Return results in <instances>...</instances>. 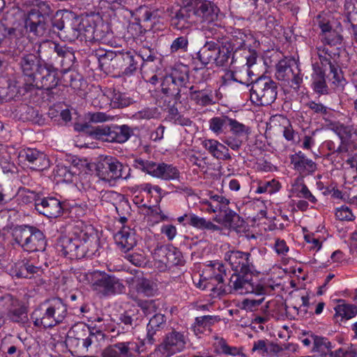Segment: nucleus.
<instances>
[{"label":"nucleus","mask_w":357,"mask_h":357,"mask_svg":"<svg viewBox=\"0 0 357 357\" xmlns=\"http://www.w3.org/2000/svg\"><path fill=\"white\" fill-rule=\"evenodd\" d=\"M61 45L52 40H45L40 43L37 50V55L24 54L19 61L20 68L26 85L38 73L46 62L52 63H67L69 62L68 53L65 54Z\"/></svg>","instance_id":"f257e3e1"},{"label":"nucleus","mask_w":357,"mask_h":357,"mask_svg":"<svg viewBox=\"0 0 357 357\" xmlns=\"http://www.w3.org/2000/svg\"><path fill=\"white\" fill-rule=\"evenodd\" d=\"M57 245L59 251L71 259L91 257L98 250L99 238L93 227L85 226L79 231H74L72 236L61 237Z\"/></svg>","instance_id":"f03ea898"},{"label":"nucleus","mask_w":357,"mask_h":357,"mask_svg":"<svg viewBox=\"0 0 357 357\" xmlns=\"http://www.w3.org/2000/svg\"><path fill=\"white\" fill-rule=\"evenodd\" d=\"M61 48L65 54L68 53L69 62L67 66L62 63H52L51 62H46L42 68L38 73L35 75V77L28 84V86L36 87L39 89L51 90L55 88L59 83V78L57 70L59 68H61V70L66 73L68 71L70 68L73 66L75 56V53L72 47H70L66 45H61Z\"/></svg>","instance_id":"7ed1b4c3"},{"label":"nucleus","mask_w":357,"mask_h":357,"mask_svg":"<svg viewBox=\"0 0 357 357\" xmlns=\"http://www.w3.org/2000/svg\"><path fill=\"white\" fill-rule=\"evenodd\" d=\"M52 13L50 3L36 0L27 13L26 29L36 36H44L49 29L50 17Z\"/></svg>","instance_id":"20e7f679"},{"label":"nucleus","mask_w":357,"mask_h":357,"mask_svg":"<svg viewBox=\"0 0 357 357\" xmlns=\"http://www.w3.org/2000/svg\"><path fill=\"white\" fill-rule=\"evenodd\" d=\"M15 242L26 252H43L47 241L44 234L37 227L27 225L16 226L12 231Z\"/></svg>","instance_id":"39448f33"},{"label":"nucleus","mask_w":357,"mask_h":357,"mask_svg":"<svg viewBox=\"0 0 357 357\" xmlns=\"http://www.w3.org/2000/svg\"><path fill=\"white\" fill-rule=\"evenodd\" d=\"M77 278L80 282H90L93 290L103 296L120 294L125 290V286L119 278L105 272L94 271L89 274H80Z\"/></svg>","instance_id":"423d86ee"},{"label":"nucleus","mask_w":357,"mask_h":357,"mask_svg":"<svg viewBox=\"0 0 357 357\" xmlns=\"http://www.w3.org/2000/svg\"><path fill=\"white\" fill-rule=\"evenodd\" d=\"M87 123L75 125V129L78 131L89 132L91 135L98 139L107 142L124 143L130 137L131 128L127 125L116 126H98L89 130Z\"/></svg>","instance_id":"0eeeda50"},{"label":"nucleus","mask_w":357,"mask_h":357,"mask_svg":"<svg viewBox=\"0 0 357 357\" xmlns=\"http://www.w3.org/2000/svg\"><path fill=\"white\" fill-rule=\"evenodd\" d=\"M278 88V84L269 77H258L251 83L250 100L257 105H270L277 98Z\"/></svg>","instance_id":"6e6552de"},{"label":"nucleus","mask_w":357,"mask_h":357,"mask_svg":"<svg viewBox=\"0 0 357 357\" xmlns=\"http://www.w3.org/2000/svg\"><path fill=\"white\" fill-rule=\"evenodd\" d=\"M252 274L234 272L229 279V287L239 294H253L262 296L270 294L273 291L274 289L271 285L262 284L258 282H255Z\"/></svg>","instance_id":"1a4fd4ad"},{"label":"nucleus","mask_w":357,"mask_h":357,"mask_svg":"<svg viewBox=\"0 0 357 357\" xmlns=\"http://www.w3.org/2000/svg\"><path fill=\"white\" fill-rule=\"evenodd\" d=\"M258 250L252 248L248 252L233 250L227 252L225 259L235 273H252L255 271Z\"/></svg>","instance_id":"9d476101"},{"label":"nucleus","mask_w":357,"mask_h":357,"mask_svg":"<svg viewBox=\"0 0 357 357\" xmlns=\"http://www.w3.org/2000/svg\"><path fill=\"white\" fill-rule=\"evenodd\" d=\"M189 74L188 70H174L169 75L164 77L161 84V91L167 96L179 100L181 93H187L189 88Z\"/></svg>","instance_id":"9b49d317"},{"label":"nucleus","mask_w":357,"mask_h":357,"mask_svg":"<svg viewBox=\"0 0 357 357\" xmlns=\"http://www.w3.org/2000/svg\"><path fill=\"white\" fill-rule=\"evenodd\" d=\"M206 273L208 274V280H209V282H205L204 280L206 278H204L203 280L199 282V287L210 291L213 297L220 296L225 294L224 278L226 276V273L224 266L219 262H215L207 268Z\"/></svg>","instance_id":"f8f14e48"},{"label":"nucleus","mask_w":357,"mask_h":357,"mask_svg":"<svg viewBox=\"0 0 357 357\" xmlns=\"http://www.w3.org/2000/svg\"><path fill=\"white\" fill-rule=\"evenodd\" d=\"M185 344L186 340L184 334L172 330L165 335L162 342L155 349L154 355L156 357H170L182 351Z\"/></svg>","instance_id":"ddd939ff"},{"label":"nucleus","mask_w":357,"mask_h":357,"mask_svg":"<svg viewBox=\"0 0 357 357\" xmlns=\"http://www.w3.org/2000/svg\"><path fill=\"white\" fill-rule=\"evenodd\" d=\"M127 169L116 158L107 157L98 163L96 174L101 181L112 183L119 178H127V175H124Z\"/></svg>","instance_id":"4468645a"},{"label":"nucleus","mask_w":357,"mask_h":357,"mask_svg":"<svg viewBox=\"0 0 357 357\" xmlns=\"http://www.w3.org/2000/svg\"><path fill=\"white\" fill-rule=\"evenodd\" d=\"M236 40V39L227 38H220L216 52L217 55L213 62L215 66L227 67L236 62V55L243 44V43H240L239 45L236 46L235 43Z\"/></svg>","instance_id":"2eb2a0df"},{"label":"nucleus","mask_w":357,"mask_h":357,"mask_svg":"<svg viewBox=\"0 0 357 357\" xmlns=\"http://www.w3.org/2000/svg\"><path fill=\"white\" fill-rule=\"evenodd\" d=\"M86 331L85 325H75L66 340L70 351L76 356L86 357L90 354L86 338Z\"/></svg>","instance_id":"dca6fc26"},{"label":"nucleus","mask_w":357,"mask_h":357,"mask_svg":"<svg viewBox=\"0 0 357 357\" xmlns=\"http://www.w3.org/2000/svg\"><path fill=\"white\" fill-rule=\"evenodd\" d=\"M196 23L210 24L218 19V8L208 0H190Z\"/></svg>","instance_id":"f3484780"},{"label":"nucleus","mask_w":357,"mask_h":357,"mask_svg":"<svg viewBox=\"0 0 357 357\" xmlns=\"http://www.w3.org/2000/svg\"><path fill=\"white\" fill-rule=\"evenodd\" d=\"M190 4V0H183L182 6L174 13L171 18V25L174 29H188L196 23L194 12Z\"/></svg>","instance_id":"a211bd4d"},{"label":"nucleus","mask_w":357,"mask_h":357,"mask_svg":"<svg viewBox=\"0 0 357 357\" xmlns=\"http://www.w3.org/2000/svg\"><path fill=\"white\" fill-rule=\"evenodd\" d=\"M114 61L115 70H119L123 75L130 76L139 68L141 59L135 52H118L117 59Z\"/></svg>","instance_id":"6ab92c4d"},{"label":"nucleus","mask_w":357,"mask_h":357,"mask_svg":"<svg viewBox=\"0 0 357 357\" xmlns=\"http://www.w3.org/2000/svg\"><path fill=\"white\" fill-rule=\"evenodd\" d=\"M142 320V316L137 307L132 306L125 310L119 316L118 334L132 331L140 324Z\"/></svg>","instance_id":"aec40b11"},{"label":"nucleus","mask_w":357,"mask_h":357,"mask_svg":"<svg viewBox=\"0 0 357 357\" xmlns=\"http://www.w3.org/2000/svg\"><path fill=\"white\" fill-rule=\"evenodd\" d=\"M20 158L28 162L27 165L34 171H43L50 166L46 155L36 149H24L20 152Z\"/></svg>","instance_id":"412c9836"},{"label":"nucleus","mask_w":357,"mask_h":357,"mask_svg":"<svg viewBox=\"0 0 357 357\" xmlns=\"http://www.w3.org/2000/svg\"><path fill=\"white\" fill-rule=\"evenodd\" d=\"M317 52L322 66H328L330 73L333 75L335 80H340L338 68L337 66V58L339 57L340 52L338 48L335 51L330 50L325 45L317 47Z\"/></svg>","instance_id":"4be33fe9"},{"label":"nucleus","mask_w":357,"mask_h":357,"mask_svg":"<svg viewBox=\"0 0 357 357\" xmlns=\"http://www.w3.org/2000/svg\"><path fill=\"white\" fill-rule=\"evenodd\" d=\"M36 210L48 218H56L62 214L61 204L54 197L38 199L36 202Z\"/></svg>","instance_id":"5701e85b"},{"label":"nucleus","mask_w":357,"mask_h":357,"mask_svg":"<svg viewBox=\"0 0 357 357\" xmlns=\"http://www.w3.org/2000/svg\"><path fill=\"white\" fill-rule=\"evenodd\" d=\"M333 130L338 135L341 140V144L337 148L336 151L340 153H350L352 148L357 147L356 144L349 142V139L354 132V129L351 126H346L342 123H337L333 126Z\"/></svg>","instance_id":"b1692460"},{"label":"nucleus","mask_w":357,"mask_h":357,"mask_svg":"<svg viewBox=\"0 0 357 357\" xmlns=\"http://www.w3.org/2000/svg\"><path fill=\"white\" fill-rule=\"evenodd\" d=\"M53 327L62 323L68 314L67 305L58 297L47 299Z\"/></svg>","instance_id":"393cba45"},{"label":"nucleus","mask_w":357,"mask_h":357,"mask_svg":"<svg viewBox=\"0 0 357 357\" xmlns=\"http://www.w3.org/2000/svg\"><path fill=\"white\" fill-rule=\"evenodd\" d=\"M33 324L36 327L44 328H53L50 312L47 300L38 305L31 314Z\"/></svg>","instance_id":"a878e982"},{"label":"nucleus","mask_w":357,"mask_h":357,"mask_svg":"<svg viewBox=\"0 0 357 357\" xmlns=\"http://www.w3.org/2000/svg\"><path fill=\"white\" fill-rule=\"evenodd\" d=\"M290 160L294 169L301 174H310L317 170L316 163L307 158L301 151L291 155Z\"/></svg>","instance_id":"bb28decb"},{"label":"nucleus","mask_w":357,"mask_h":357,"mask_svg":"<svg viewBox=\"0 0 357 357\" xmlns=\"http://www.w3.org/2000/svg\"><path fill=\"white\" fill-rule=\"evenodd\" d=\"M208 199H202L200 204L202 209L207 213H217L222 211L226 205H229L230 202L229 199L222 195L214 194L213 192H208Z\"/></svg>","instance_id":"cd10ccee"},{"label":"nucleus","mask_w":357,"mask_h":357,"mask_svg":"<svg viewBox=\"0 0 357 357\" xmlns=\"http://www.w3.org/2000/svg\"><path fill=\"white\" fill-rule=\"evenodd\" d=\"M114 240L118 246L125 252L133 248L137 243L135 231L125 226L115 234Z\"/></svg>","instance_id":"c85d7f7f"},{"label":"nucleus","mask_w":357,"mask_h":357,"mask_svg":"<svg viewBox=\"0 0 357 357\" xmlns=\"http://www.w3.org/2000/svg\"><path fill=\"white\" fill-rule=\"evenodd\" d=\"M202 146L217 160H230L231 159L228 148L218 140L205 139L202 142Z\"/></svg>","instance_id":"c756f323"},{"label":"nucleus","mask_w":357,"mask_h":357,"mask_svg":"<svg viewBox=\"0 0 357 357\" xmlns=\"http://www.w3.org/2000/svg\"><path fill=\"white\" fill-rule=\"evenodd\" d=\"M167 326V318L165 314L158 313L153 315L149 320L146 326V337L144 341L149 344L155 342L154 337L157 332L163 330Z\"/></svg>","instance_id":"7c9ffc66"},{"label":"nucleus","mask_w":357,"mask_h":357,"mask_svg":"<svg viewBox=\"0 0 357 357\" xmlns=\"http://www.w3.org/2000/svg\"><path fill=\"white\" fill-rule=\"evenodd\" d=\"M214 220L234 229L241 227L244 223L243 220L238 215V214L229 208V205H226L225 208H222L220 215H216Z\"/></svg>","instance_id":"2f4dec72"},{"label":"nucleus","mask_w":357,"mask_h":357,"mask_svg":"<svg viewBox=\"0 0 357 357\" xmlns=\"http://www.w3.org/2000/svg\"><path fill=\"white\" fill-rule=\"evenodd\" d=\"M220 38L206 41L197 52V58L203 65L213 63Z\"/></svg>","instance_id":"473e14b6"},{"label":"nucleus","mask_w":357,"mask_h":357,"mask_svg":"<svg viewBox=\"0 0 357 357\" xmlns=\"http://www.w3.org/2000/svg\"><path fill=\"white\" fill-rule=\"evenodd\" d=\"M188 89L190 99L197 105L205 107L214 103L212 90L197 89L193 85L189 86Z\"/></svg>","instance_id":"72a5a7b5"},{"label":"nucleus","mask_w":357,"mask_h":357,"mask_svg":"<svg viewBox=\"0 0 357 357\" xmlns=\"http://www.w3.org/2000/svg\"><path fill=\"white\" fill-rule=\"evenodd\" d=\"M100 181L97 174H85L82 177L80 181L82 189L89 193L88 196H91V198L95 199L99 197V193L102 192L98 187Z\"/></svg>","instance_id":"f704fd0d"},{"label":"nucleus","mask_w":357,"mask_h":357,"mask_svg":"<svg viewBox=\"0 0 357 357\" xmlns=\"http://www.w3.org/2000/svg\"><path fill=\"white\" fill-rule=\"evenodd\" d=\"M97 15H86L82 17L75 29L78 35L84 36L86 40L91 41V37L94 34V26L97 21Z\"/></svg>","instance_id":"c9c22d12"},{"label":"nucleus","mask_w":357,"mask_h":357,"mask_svg":"<svg viewBox=\"0 0 357 357\" xmlns=\"http://www.w3.org/2000/svg\"><path fill=\"white\" fill-rule=\"evenodd\" d=\"M180 172L177 167L165 162L157 163L153 177L165 181L178 179Z\"/></svg>","instance_id":"e433bc0d"},{"label":"nucleus","mask_w":357,"mask_h":357,"mask_svg":"<svg viewBox=\"0 0 357 357\" xmlns=\"http://www.w3.org/2000/svg\"><path fill=\"white\" fill-rule=\"evenodd\" d=\"M100 100H109V105L113 108H122L130 105L132 103V99L126 93L119 91H109V94H105L100 96Z\"/></svg>","instance_id":"4c0bfd02"},{"label":"nucleus","mask_w":357,"mask_h":357,"mask_svg":"<svg viewBox=\"0 0 357 357\" xmlns=\"http://www.w3.org/2000/svg\"><path fill=\"white\" fill-rule=\"evenodd\" d=\"M220 321V318L218 316L204 315L197 317L195 320L193 331L196 335L204 333L206 331L211 332V327Z\"/></svg>","instance_id":"58836bf2"},{"label":"nucleus","mask_w":357,"mask_h":357,"mask_svg":"<svg viewBox=\"0 0 357 357\" xmlns=\"http://www.w3.org/2000/svg\"><path fill=\"white\" fill-rule=\"evenodd\" d=\"M86 330L88 331L86 335L87 346L90 354H93L101 347V343L105 341V335L101 330L93 329V331H91L86 326Z\"/></svg>","instance_id":"ea45409f"},{"label":"nucleus","mask_w":357,"mask_h":357,"mask_svg":"<svg viewBox=\"0 0 357 357\" xmlns=\"http://www.w3.org/2000/svg\"><path fill=\"white\" fill-rule=\"evenodd\" d=\"M312 86L314 91L317 93L327 94L328 93V87L325 79V70L315 65H314V73L312 74Z\"/></svg>","instance_id":"a19ab883"},{"label":"nucleus","mask_w":357,"mask_h":357,"mask_svg":"<svg viewBox=\"0 0 357 357\" xmlns=\"http://www.w3.org/2000/svg\"><path fill=\"white\" fill-rule=\"evenodd\" d=\"M183 225H188L202 230H208L211 231H221V228L219 226L213 224L209 220H206L204 218L199 217L195 214H190L188 217V222Z\"/></svg>","instance_id":"79ce46f5"},{"label":"nucleus","mask_w":357,"mask_h":357,"mask_svg":"<svg viewBox=\"0 0 357 357\" xmlns=\"http://www.w3.org/2000/svg\"><path fill=\"white\" fill-rule=\"evenodd\" d=\"M229 117L225 115L214 116L208 121V128L216 136L226 134L229 130Z\"/></svg>","instance_id":"37998d69"},{"label":"nucleus","mask_w":357,"mask_h":357,"mask_svg":"<svg viewBox=\"0 0 357 357\" xmlns=\"http://www.w3.org/2000/svg\"><path fill=\"white\" fill-rule=\"evenodd\" d=\"M165 257V267L171 268L174 266H182L184 260L181 252L176 248H165L162 250Z\"/></svg>","instance_id":"c03bdc74"},{"label":"nucleus","mask_w":357,"mask_h":357,"mask_svg":"<svg viewBox=\"0 0 357 357\" xmlns=\"http://www.w3.org/2000/svg\"><path fill=\"white\" fill-rule=\"evenodd\" d=\"M16 268L15 275L18 278H31L34 274L41 272L40 267L34 266L28 260H23Z\"/></svg>","instance_id":"a18cd8bd"},{"label":"nucleus","mask_w":357,"mask_h":357,"mask_svg":"<svg viewBox=\"0 0 357 357\" xmlns=\"http://www.w3.org/2000/svg\"><path fill=\"white\" fill-rule=\"evenodd\" d=\"M130 345L133 344L130 342H119L112 346V347L106 350L104 354L109 357H128L131 355Z\"/></svg>","instance_id":"49530a36"},{"label":"nucleus","mask_w":357,"mask_h":357,"mask_svg":"<svg viewBox=\"0 0 357 357\" xmlns=\"http://www.w3.org/2000/svg\"><path fill=\"white\" fill-rule=\"evenodd\" d=\"M312 339L314 341L313 351L318 353L321 357H328L331 353H334L331 351V342L327 338L316 336Z\"/></svg>","instance_id":"de8ad7c7"},{"label":"nucleus","mask_w":357,"mask_h":357,"mask_svg":"<svg viewBox=\"0 0 357 357\" xmlns=\"http://www.w3.org/2000/svg\"><path fill=\"white\" fill-rule=\"evenodd\" d=\"M117 59V52H107L98 57L99 66L102 70L110 72L115 70V61Z\"/></svg>","instance_id":"09e8293b"},{"label":"nucleus","mask_w":357,"mask_h":357,"mask_svg":"<svg viewBox=\"0 0 357 357\" xmlns=\"http://www.w3.org/2000/svg\"><path fill=\"white\" fill-rule=\"evenodd\" d=\"M335 314L346 319L354 317L357 314V306L349 303L339 304L335 307Z\"/></svg>","instance_id":"8fccbe9b"},{"label":"nucleus","mask_w":357,"mask_h":357,"mask_svg":"<svg viewBox=\"0 0 357 357\" xmlns=\"http://www.w3.org/2000/svg\"><path fill=\"white\" fill-rule=\"evenodd\" d=\"M95 23L94 34L91 37V41H103L108 33V26L105 24L100 17H96Z\"/></svg>","instance_id":"3c124183"},{"label":"nucleus","mask_w":357,"mask_h":357,"mask_svg":"<svg viewBox=\"0 0 357 357\" xmlns=\"http://www.w3.org/2000/svg\"><path fill=\"white\" fill-rule=\"evenodd\" d=\"M157 163L153 161L138 158L134 160L132 166L134 168L146 172L152 176H154Z\"/></svg>","instance_id":"603ef678"},{"label":"nucleus","mask_w":357,"mask_h":357,"mask_svg":"<svg viewBox=\"0 0 357 357\" xmlns=\"http://www.w3.org/2000/svg\"><path fill=\"white\" fill-rule=\"evenodd\" d=\"M229 131L236 136H248L250 133V128L240 123L234 119L229 118Z\"/></svg>","instance_id":"864d4df0"},{"label":"nucleus","mask_w":357,"mask_h":357,"mask_svg":"<svg viewBox=\"0 0 357 357\" xmlns=\"http://www.w3.org/2000/svg\"><path fill=\"white\" fill-rule=\"evenodd\" d=\"M293 191L296 193V196L300 198H304L312 203H315L317 199L309 190L308 188L303 182H298L293 185Z\"/></svg>","instance_id":"5fc2aeb1"},{"label":"nucleus","mask_w":357,"mask_h":357,"mask_svg":"<svg viewBox=\"0 0 357 357\" xmlns=\"http://www.w3.org/2000/svg\"><path fill=\"white\" fill-rule=\"evenodd\" d=\"M280 188L279 182L275 179L268 181H260L256 189V192L259 194L261 193H269L273 194L278 191Z\"/></svg>","instance_id":"6e6d98bb"},{"label":"nucleus","mask_w":357,"mask_h":357,"mask_svg":"<svg viewBox=\"0 0 357 357\" xmlns=\"http://www.w3.org/2000/svg\"><path fill=\"white\" fill-rule=\"evenodd\" d=\"M188 38L187 36H181L179 37L176 38L172 43L170 45V52L171 53L176 52H186L188 49Z\"/></svg>","instance_id":"4d7b16f0"},{"label":"nucleus","mask_w":357,"mask_h":357,"mask_svg":"<svg viewBox=\"0 0 357 357\" xmlns=\"http://www.w3.org/2000/svg\"><path fill=\"white\" fill-rule=\"evenodd\" d=\"M19 306V300L9 294L0 295V308L9 311Z\"/></svg>","instance_id":"13d9d810"},{"label":"nucleus","mask_w":357,"mask_h":357,"mask_svg":"<svg viewBox=\"0 0 357 357\" xmlns=\"http://www.w3.org/2000/svg\"><path fill=\"white\" fill-rule=\"evenodd\" d=\"M241 43H244V41H242ZM242 45L243 47L239 50H243V56L246 61L245 70L248 73V74L250 75L249 68L256 63L257 59V54L255 50L244 48L245 43H243Z\"/></svg>","instance_id":"bf43d9fd"},{"label":"nucleus","mask_w":357,"mask_h":357,"mask_svg":"<svg viewBox=\"0 0 357 357\" xmlns=\"http://www.w3.org/2000/svg\"><path fill=\"white\" fill-rule=\"evenodd\" d=\"M321 40L324 45H328L332 47L333 46L340 45L342 40V37L335 31L333 30L326 35H321Z\"/></svg>","instance_id":"052dcab7"},{"label":"nucleus","mask_w":357,"mask_h":357,"mask_svg":"<svg viewBox=\"0 0 357 357\" xmlns=\"http://www.w3.org/2000/svg\"><path fill=\"white\" fill-rule=\"evenodd\" d=\"M10 319L15 322H21L26 318V309L24 306L20 304L19 301V306L10 309L9 311Z\"/></svg>","instance_id":"680f3d73"},{"label":"nucleus","mask_w":357,"mask_h":357,"mask_svg":"<svg viewBox=\"0 0 357 357\" xmlns=\"http://www.w3.org/2000/svg\"><path fill=\"white\" fill-rule=\"evenodd\" d=\"M335 216L341 221H351L355 218L351 208L346 205L336 209Z\"/></svg>","instance_id":"e2e57ef3"},{"label":"nucleus","mask_w":357,"mask_h":357,"mask_svg":"<svg viewBox=\"0 0 357 357\" xmlns=\"http://www.w3.org/2000/svg\"><path fill=\"white\" fill-rule=\"evenodd\" d=\"M19 194L22 202L24 204H29L33 202L36 204L38 199H40L34 191L30 190L26 188H20Z\"/></svg>","instance_id":"0e129e2a"},{"label":"nucleus","mask_w":357,"mask_h":357,"mask_svg":"<svg viewBox=\"0 0 357 357\" xmlns=\"http://www.w3.org/2000/svg\"><path fill=\"white\" fill-rule=\"evenodd\" d=\"M55 173L57 176L62 178L64 181H71L73 176L75 174V173L72 171L70 167L63 165H58L56 166Z\"/></svg>","instance_id":"69168bd1"},{"label":"nucleus","mask_w":357,"mask_h":357,"mask_svg":"<svg viewBox=\"0 0 357 357\" xmlns=\"http://www.w3.org/2000/svg\"><path fill=\"white\" fill-rule=\"evenodd\" d=\"M137 290L139 293L144 294L146 296L152 295L153 291L151 282L145 278L138 280L137 283Z\"/></svg>","instance_id":"338daca9"},{"label":"nucleus","mask_w":357,"mask_h":357,"mask_svg":"<svg viewBox=\"0 0 357 357\" xmlns=\"http://www.w3.org/2000/svg\"><path fill=\"white\" fill-rule=\"evenodd\" d=\"M241 136H225L222 139L225 145L228 146L232 150H238L243 144V140L241 139Z\"/></svg>","instance_id":"774afa93"}]
</instances>
